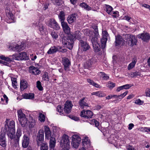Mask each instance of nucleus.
I'll use <instances>...</instances> for the list:
<instances>
[{
    "label": "nucleus",
    "mask_w": 150,
    "mask_h": 150,
    "mask_svg": "<svg viewBox=\"0 0 150 150\" xmlns=\"http://www.w3.org/2000/svg\"><path fill=\"white\" fill-rule=\"evenodd\" d=\"M134 127V125L132 123H130L129 125V127L128 129L129 130H131L132 129V128Z\"/></svg>",
    "instance_id": "338daca9"
},
{
    "label": "nucleus",
    "mask_w": 150,
    "mask_h": 150,
    "mask_svg": "<svg viewBox=\"0 0 150 150\" xmlns=\"http://www.w3.org/2000/svg\"><path fill=\"white\" fill-rule=\"evenodd\" d=\"M113 97H114L115 98H118V96L116 95H109L106 97V99H109L112 98Z\"/></svg>",
    "instance_id": "4d7b16f0"
},
{
    "label": "nucleus",
    "mask_w": 150,
    "mask_h": 150,
    "mask_svg": "<svg viewBox=\"0 0 150 150\" xmlns=\"http://www.w3.org/2000/svg\"><path fill=\"white\" fill-rule=\"evenodd\" d=\"M11 81L12 82V85L13 87L15 88L16 87L17 81L16 79L15 78H12L11 79Z\"/></svg>",
    "instance_id": "8fccbe9b"
},
{
    "label": "nucleus",
    "mask_w": 150,
    "mask_h": 150,
    "mask_svg": "<svg viewBox=\"0 0 150 150\" xmlns=\"http://www.w3.org/2000/svg\"><path fill=\"white\" fill-rule=\"evenodd\" d=\"M49 26L56 30H58L60 28L57 23L54 19H52L50 21Z\"/></svg>",
    "instance_id": "aec40b11"
},
{
    "label": "nucleus",
    "mask_w": 150,
    "mask_h": 150,
    "mask_svg": "<svg viewBox=\"0 0 150 150\" xmlns=\"http://www.w3.org/2000/svg\"><path fill=\"white\" fill-rule=\"evenodd\" d=\"M56 143V140L54 137H51L50 142V148L54 149Z\"/></svg>",
    "instance_id": "2f4dec72"
},
{
    "label": "nucleus",
    "mask_w": 150,
    "mask_h": 150,
    "mask_svg": "<svg viewBox=\"0 0 150 150\" xmlns=\"http://www.w3.org/2000/svg\"><path fill=\"white\" fill-rule=\"evenodd\" d=\"M70 1L71 3V4H72L74 5H75L76 4L77 0H70Z\"/></svg>",
    "instance_id": "774afa93"
},
{
    "label": "nucleus",
    "mask_w": 150,
    "mask_h": 150,
    "mask_svg": "<svg viewBox=\"0 0 150 150\" xmlns=\"http://www.w3.org/2000/svg\"><path fill=\"white\" fill-rule=\"evenodd\" d=\"M12 56L14 59L18 60H27L29 59L26 53L24 52L13 54Z\"/></svg>",
    "instance_id": "0eeeda50"
},
{
    "label": "nucleus",
    "mask_w": 150,
    "mask_h": 150,
    "mask_svg": "<svg viewBox=\"0 0 150 150\" xmlns=\"http://www.w3.org/2000/svg\"><path fill=\"white\" fill-rule=\"evenodd\" d=\"M35 121L34 120H32L31 122H29V127L32 128L35 125Z\"/></svg>",
    "instance_id": "5fc2aeb1"
},
{
    "label": "nucleus",
    "mask_w": 150,
    "mask_h": 150,
    "mask_svg": "<svg viewBox=\"0 0 150 150\" xmlns=\"http://www.w3.org/2000/svg\"><path fill=\"white\" fill-rule=\"evenodd\" d=\"M61 25L65 33L67 34H69L70 30L67 23L66 22H62L61 23Z\"/></svg>",
    "instance_id": "412c9836"
},
{
    "label": "nucleus",
    "mask_w": 150,
    "mask_h": 150,
    "mask_svg": "<svg viewBox=\"0 0 150 150\" xmlns=\"http://www.w3.org/2000/svg\"><path fill=\"white\" fill-rule=\"evenodd\" d=\"M51 35L54 39H56L58 37L57 33L55 31L52 32L51 33Z\"/></svg>",
    "instance_id": "3c124183"
},
{
    "label": "nucleus",
    "mask_w": 150,
    "mask_h": 150,
    "mask_svg": "<svg viewBox=\"0 0 150 150\" xmlns=\"http://www.w3.org/2000/svg\"><path fill=\"white\" fill-rule=\"evenodd\" d=\"M76 14H72L68 16L67 18V21L69 23H73L76 20Z\"/></svg>",
    "instance_id": "cd10ccee"
},
{
    "label": "nucleus",
    "mask_w": 150,
    "mask_h": 150,
    "mask_svg": "<svg viewBox=\"0 0 150 150\" xmlns=\"http://www.w3.org/2000/svg\"><path fill=\"white\" fill-rule=\"evenodd\" d=\"M105 8L106 10V11L109 14L113 9L109 5H105Z\"/></svg>",
    "instance_id": "de8ad7c7"
},
{
    "label": "nucleus",
    "mask_w": 150,
    "mask_h": 150,
    "mask_svg": "<svg viewBox=\"0 0 150 150\" xmlns=\"http://www.w3.org/2000/svg\"><path fill=\"white\" fill-rule=\"evenodd\" d=\"M5 136V133L4 132H1L0 134V145L3 147H5L6 146Z\"/></svg>",
    "instance_id": "6ab92c4d"
},
{
    "label": "nucleus",
    "mask_w": 150,
    "mask_h": 150,
    "mask_svg": "<svg viewBox=\"0 0 150 150\" xmlns=\"http://www.w3.org/2000/svg\"><path fill=\"white\" fill-rule=\"evenodd\" d=\"M81 33L79 31H75L74 33V35H73L71 34H70V35H71L72 36V39H73L74 40H73V42L76 39H77L79 40L80 38H81Z\"/></svg>",
    "instance_id": "7c9ffc66"
},
{
    "label": "nucleus",
    "mask_w": 150,
    "mask_h": 150,
    "mask_svg": "<svg viewBox=\"0 0 150 150\" xmlns=\"http://www.w3.org/2000/svg\"><path fill=\"white\" fill-rule=\"evenodd\" d=\"M30 138V133L24 135L22 141V146L23 147L26 148L28 146L29 143Z\"/></svg>",
    "instance_id": "9d476101"
},
{
    "label": "nucleus",
    "mask_w": 150,
    "mask_h": 150,
    "mask_svg": "<svg viewBox=\"0 0 150 150\" xmlns=\"http://www.w3.org/2000/svg\"><path fill=\"white\" fill-rule=\"evenodd\" d=\"M65 14L64 12L63 11H61L60 12L59 15V18L61 21V23L62 22H65L64 21L65 19Z\"/></svg>",
    "instance_id": "ea45409f"
},
{
    "label": "nucleus",
    "mask_w": 150,
    "mask_h": 150,
    "mask_svg": "<svg viewBox=\"0 0 150 150\" xmlns=\"http://www.w3.org/2000/svg\"><path fill=\"white\" fill-rule=\"evenodd\" d=\"M93 113L90 110H83L81 113L80 115L81 117L88 119L92 118Z\"/></svg>",
    "instance_id": "ddd939ff"
},
{
    "label": "nucleus",
    "mask_w": 150,
    "mask_h": 150,
    "mask_svg": "<svg viewBox=\"0 0 150 150\" xmlns=\"http://www.w3.org/2000/svg\"><path fill=\"white\" fill-rule=\"evenodd\" d=\"M87 81L90 85H92L94 82L93 80H91L89 79H87Z\"/></svg>",
    "instance_id": "e2e57ef3"
},
{
    "label": "nucleus",
    "mask_w": 150,
    "mask_h": 150,
    "mask_svg": "<svg viewBox=\"0 0 150 150\" xmlns=\"http://www.w3.org/2000/svg\"><path fill=\"white\" fill-rule=\"evenodd\" d=\"M28 83L27 82L24 80H22L20 82V88L22 91H23L28 87Z\"/></svg>",
    "instance_id": "473e14b6"
},
{
    "label": "nucleus",
    "mask_w": 150,
    "mask_h": 150,
    "mask_svg": "<svg viewBox=\"0 0 150 150\" xmlns=\"http://www.w3.org/2000/svg\"><path fill=\"white\" fill-rule=\"evenodd\" d=\"M37 87L40 91H42L43 89L41 82L39 81H38L37 82Z\"/></svg>",
    "instance_id": "09e8293b"
},
{
    "label": "nucleus",
    "mask_w": 150,
    "mask_h": 150,
    "mask_svg": "<svg viewBox=\"0 0 150 150\" xmlns=\"http://www.w3.org/2000/svg\"><path fill=\"white\" fill-rule=\"evenodd\" d=\"M19 121L20 122L22 127H25L28 125L27 120L26 118H24V119H20V120H19Z\"/></svg>",
    "instance_id": "e433bc0d"
},
{
    "label": "nucleus",
    "mask_w": 150,
    "mask_h": 150,
    "mask_svg": "<svg viewBox=\"0 0 150 150\" xmlns=\"http://www.w3.org/2000/svg\"><path fill=\"white\" fill-rule=\"evenodd\" d=\"M95 62V61L93 58L90 59L86 62L85 66L87 68H90L93 66Z\"/></svg>",
    "instance_id": "a878e982"
},
{
    "label": "nucleus",
    "mask_w": 150,
    "mask_h": 150,
    "mask_svg": "<svg viewBox=\"0 0 150 150\" xmlns=\"http://www.w3.org/2000/svg\"><path fill=\"white\" fill-rule=\"evenodd\" d=\"M60 49V46L54 45L50 47L47 51V53L49 54H54L57 52H59V50Z\"/></svg>",
    "instance_id": "a211bd4d"
},
{
    "label": "nucleus",
    "mask_w": 150,
    "mask_h": 150,
    "mask_svg": "<svg viewBox=\"0 0 150 150\" xmlns=\"http://www.w3.org/2000/svg\"><path fill=\"white\" fill-rule=\"evenodd\" d=\"M42 79L43 80L48 81L49 80L48 74L47 73H45L43 75Z\"/></svg>",
    "instance_id": "603ef678"
},
{
    "label": "nucleus",
    "mask_w": 150,
    "mask_h": 150,
    "mask_svg": "<svg viewBox=\"0 0 150 150\" xmlns=\"http://www.w3.org/2000/svg\"><path fill=\"white\" fill-rule=\"evenodd\" d=\"M103 38L101 39V48L104 49L106 47V42L108 34L107 31L104 30L102 32Z\"/></svg>",
    "instance_id": "9b49d317"
},
{
    "label": "nucleus",
    "mask_w": 150,
    "mask_h": 150,
    "mask_svg": "<svg viewBox=\"0 0 150 150\" xmlns=\"http://www.w3.org/2000/svg\"><path fill=\"white\" fill-rule=\"evenodd\" d=\"M72 106L73 105L71 101L69 100L67 101L65 104L64 111L67 113H69L71 112V110Z\"/></svg>",
    "instance_id": "dca6fc26"
},
{
    "label": "nucleus",
    "mask_w": 150,
    "mask_h": 150,
    "mask_svg": "<svg viewBox=\"0 0 150 150\" xmlns=\"http://www.w3.org/2000/svg\"><path fill=\"white\" fill-rule=\"evenodd\" d=\"M145 93L146 96L150 97V89L146 88V89Z\"/></svg>",
    "instance_id": "bf43d9fd"
},
{
    "label": "nucleus",
    "mask_w": 150,
    "mask_h": 150,
    "mask_svg": "<svg viewBox=\"0 0 150 150\" xmlns=\"http://www.w3.org/2000/svg\"><path fill=\"white\" fill-rule=\"evenodd\" d=\"M92 45L94 51L95 52H98L100 51V47L98 43Z\"/></svg>",
    "instance_id": "4c0bfd02"
},
{
    "label": "nucleus",
    "mask_w": 150,
    "mask_h": 150,
    "mask_svg": "<svg viewBox=\"0 0 150 150\" xmlns=\"http://www.w3.org/2000/svg\"><path fill=\"white\" fill-rule=\"evenodd\" d=\"M98 75L99 76L100 79H102L103 80H107L109 78V76L103 72L98 73Z\"/></svg>",
    "instance_id": "c756f323"
},
{
    "label": "nucleus",
    "mask_w": 150,
    "mask_h": 150,
    "mask_svg": "<svg viewBox=\"0 0 150 150\" xmlns=\"http://www.w3.org/2000/svg\"><path fill=\"white\" fill-rule=\"evenodd\" d=\"M92 121L93 123H94L96 127H98L99 126V123L98 121L95 119L93 120Z\"/></svg>",
    "instance_id": "052dcab7"
},
{
    "label": "nucleus",
    "mask_w": 150,
    "mask_h": 150,
    "mask_svg": "<svg viewBox=\"0 0 150 150\" xmlns=\"http://www.w3.org/2000/svg\"><path fill=\"white\" fill-rule=\"evenodd\" d=\"M93 94L99 97H103L105 96V94L101 91H98L93 93Z\"/></svg>",
    "instance_id": "a18cd8bd"
},
{
    "label": "nucleus",
    "mask_w": 150,
    "mask_h": 150,
    "mask_svg": "<svg viewBox=\"0 0 150 150\" xmlns=\"http://www.w3.org/2000/svg\"><path fill=\"white\" fill-rule=\"evenodd\" d=\"M22 133L21 129L20 128H18L17 130L16 135L15 136L14 133L13 134V136L12 138H10L11 139V144L13 146L18 147L19 146V139L22 135Z\"/></svg>",
    "instance_id": "7ed1b4c3"
},
{
    "label": "nucleus",
    "mask_w": 150,
    "mask_h": 150,
    "mask_svg": "<svg viewBox=\"0 0 150 150\" xmlns=\"http://www.w3.org/2000/svg\"><path fill=\"white\" fill-rule=\"evenodd\" d=\"M18 115V120L20 119H24V118H26L25 115L23 113L21 110H19L17 111Z\"/></svg>",
    "instance_id": "f704fd0d"
},
{
    "label": "nucleus",
    "mask_w": 150,
    "mask_h": 150,
    "mask_svg": "<svg viewBox=\"0 0 150 150\" xmlns=\"http://www.w3.org/2000/svg\"><path fill=\"white\" fill-rule=\"evenodd\" d=\"M29 71L30 73L35 75H38L40 73V71L38 68L33 66L29 67Z\"/></svg>",
    "instance_id": "f3484780"
},
{
    "label": "nucleus",
    "mask_w": 150,
    "mask_h": 150,
    "mask_svg": "<svg viewBox=\"0 0 150 150\" xmlns=\"http://www.w3.org/2000/svg\"><path fill=\"white\" fill-rule=\"evenodd\" d=\"M71 144L73 147L77 148L81 142V138L77 135H74L72 137Z\"/></svg>",
    "instance_id": "6e6552de"
},
{
    "label": "nucleus",
    "mask_w": 150,
    "mask_h": 150,
    "mask_svg": "<svg viewBox=\"0 0 150 150\" xmlns=\"http://www.w3.org/2000/svg\"><path fill=\"white\" fill-rule=\"evenodd\" d=\"M139 73L138 72H134L133 73V74H132V75L133 77L136 76H137L139 75Z\"/></svg>",
    "instance_id": "0e129e2a"
},
{
    "label": "nucleus",
    "mask_w": 150,
    "mask_h": 150,
    "mask_svg": "<svg viewBox=\"0 0 150 150\" xmlns=\"http://www.w3.org/2000/svg\"><path fill=\"white\" fill-rule=\"evenodd\" d=\"M73 36L71 35H69L67 38L64 37L62 40L63 45L64 47H67L69 49L71 50L73 47Z\"/></svg>",
    "instance_id": "20e7f679"
},
{
    "label": "nucleus",
    "mask_w": 150,
    "mask_h": 150,
    "mask_svg": "<svg viewBox=\"0 0 150 150\" xmlns=\"http://www.w3.org/2000/svg\"><path fill=\"white\" fill-rule=\"evenodd\" d=\"M67 51V50L65 48L62 49L61 47H60V49L59 50V52H65Z\"/></svg>",
    "instance_id": "69168bd1"
},
{
    "label": "nucleus",
    "mask_w": 150,
    "mask_h": 150,
    "mask_svg": "<svg viewBox=\"0 0 150 150\" xmlns=\"http://www.w3.org/2000/svg\"><path fill=\"white\" fill-rule=\"evenodd\" d=\"M57 111H58V113L57 114L60 115H61L63 114V108L61 105H58L57 108Z\"/></svg>",
    "instance_id": "37998d69"
},
{
    "label": "nucleus",
    "mask_w": 150,
    "mask_h": 150,
    "mask_svg": "<svg viewBox=\"0 0 150 150\" xmlns=\"http://www.w3.org/2000/svg\"><path fill=\"white\" fill-rule=\"evenodd\" d=\"M123 38L124 41L127 43V45L132 47L136 44L137 40L134 35L129 34L124 35Z\"/></svg>",
    "instance_id": "39448f33"
},
{
    "label": "nucleus",
    "mask_w": 150,
    "mask_h": 150,
    "mask_svg": "<svg viewBox=\"0 0 150 150\" xmlns=\"http://www.w3.org/2000/svg\"><path fill=\"white\" fill-rule=\"evenodd\" d=\"M61 146L64 150H69L70 148V142L69 137L68 136L64 134L61 140Z\"/></svg>",
    "instance_id": "423d86ee"
},
{
    "label": "nucleus",
    "mask_w": 150,
    "mask_h": 150,
    "mask_svg": "<svg viewBox=\"0 0 150 150\" xmlns=\"http://www.w3.org/2000/svg\"><path fill=\"white\" fill-rule=\"evenodd\" d=\"M44 138V131L43 129H40L39 131L37 137V144L38 146L43 142Z\"/></svg>",
    "instance_id": "f8f14e48"
},
{
    "label": "nucleus",
    "mask_w": 150,
    "mask_h": 150,
    "mask_svg": "<svg viewBox=\"0 0 150 150\" xmlns=\"http://www.w3.org/2000/svg\"><path fill=\"white\" fill-rule=\"evenodd\" d=\"M128 92V91H126L124 93H123L122 94L120 95V96H118V97H121L122 98H123L125 96L127 93Z\"/></svg>",
    "instance_id": "680f3d73"
},
{
    "label": "nucleus",
    "mask_w": 150,
    "mask_h": 150,
    "mask_svg": "<svg viewBox=\"0 0 150 150\" xmlns=\"http://www.w3.org/2000/svg\"><path fill=\"white\" fill-rule=\"evenodd\" d=\"M39 120L41 122H44L45 120V116L41 113H39Z\"/></svg>",
    "instance_id": "49530a36"
},
{
    "label": "nucleus",
    "mask_w": 150,
    "mask_h": 150,
    "mask_svg": "<svg viewBox=\"0 0 150 150\" xmlns=\"http://www.w3.org/2000/svg\"><path fill=\"white\" fill-rule=\"evenodd\" d=\"M80 43L81 49L84 51H87L90 48V46L86 42L82 40H80Z\"/></svg>",
    "instance_id": "5701e85b"
},
{
    "label": "nucleus",
    "mask_w": 150,
    "mask_h": 150,
    "mask_svg": "<svg viewBox=\"0 0 150 150\" xmlns=\"http://www.w3.org/2000/svg\"><path fill=\"white\" fill-rule=\"evenodd\" d=\"M41 145L40 150H48V146L47 143H43Z\"/></svg>",
    "instance_id": "c03bdc74"
},
{
    "label": "nucleus",
    "mask_w": 150,
    "mask_h": 150,
    "mask_svg": "<svg viewBox=\"0 0 150 150\" xmlns=\"http://www.w3.org/2000/svg\"><path fill=\"white\" fill-rule=\"evenodd\" d=\"M131 86L129 84H126L122 86L123 89H129Z\"/></svg>",
    "instance_id": "13d9d810"
},
{
    "label": "nucleus",
    "mask_w": 150,
    "mask_h": 150,
    "mask_svg": "<svg viewBox=\"0 0 150 150\" xmlns=\"http://www.w3.org/2000/svg\"><path fill=\"white\" fill-rule=\"evenodd\" d=\"M79 6L87 11H89L92 10V8L85 3L83 2L80 4Z\"/></svg>",
    "instance_id": "72a5a7b5"
},
{
    "label": "nucleus",
    "mask_w": 150,
    "mask_h": 150,
    "mask_svg": "<svg viewBox=\"0 0 150 150\" xmlns=\"http://www.w3.org/2000/svg\"><path fill=\"white\" fill-rule=\"evenodd\" d=\"M125 41H124V39H123L122 37L120 35H117L115 36V42L116 45H123L125 44Z\"/></svg>",
    "instance_id": "4be33fe9"
},
{
    "label": "nucleus",
    "mask_w": 150,
    "mask_h": 150,
    "mask_svg": "<svg viewBox=\"0 0 150 150\" xmlns=\"http://www.w3.org/2000/svg\"><path fill=\"white\" fill-rule=\"evenodd\" d=\"M79 103L81 108V109H83L86 107L88 106V104L87 103L86 101L84 98L80 100Z\"/></svg>",
    "instance_id": "393cba45"
},
{
    "label": "nucleus",
    "mask_w": 150,
    "mask_h": 150,
    "mask_svg": "<svg viewBox=\"0 0 150 150\" xmlns=\"http://www.w3.org/2000/svg\"><path fill=\"white\" fill-rule=\"evenodd\" d=\"M138 37L139 38L142 39V40L144 41H147L150 38L149 34L146 33H144L141 35H138Z\"/></svg>",
    "instance_id": "b1692460"
},
{
    "label": "nucleus",
    "mask_w": 150,
    "mask_h": 150,
    "mask_svg": "<svg viewBox=\"0 0 150 150\" xmlns=\"http://www.w3.org/2000/svg\"><path fill=\"white\" fill-rule=\"evenodd\" d=\"M5 122V130L8 137L12 138L15 132V122L13 120L10 121L8 119H6Z\"/></svg>",
    "instance_id": "f03ea898"
},
{
    "label": "nucleus",
    "mask_w": 150,
    "mask_h": 150,
    "mask_svg": "<svg viewBox=\"0 0 150 150\" xmlns=\"http://www.w3.org/2000/svg\"><path fill=\"white\" fill-rule=\"evenodd\" d=\"M135 103L138 105H142L144 103V101L141 100L139 99H138L136 100L135 102Z\"/></svg>",
    "instance_id": "864d4df0"
},
{
    "label": "nucleus",
    "mask_w": 150,
    "mask_h": 150,
    "mask_svg": "<svg viewBox=\"0 0 150 150\" xmlns=\"http://www.w3.org/2000/svg\"><path fill=\"white\" fill-rule=\"evenodd\" d=\"M1 59L4 60L8 62H10L12 61V60L8 57H5L4 55H1L0 56Z\"/></svg>",
    "instance_id": "a19ab883"
},
{
    "label": "nucleus",
    "mask_w": 150,
    "mask_h": 150,
    "mask_svg": "<svg viewBox=\"0 0 150 150\" xmlns=\"http://www.w3.org/2000/svg\"><path fill=\"white\" fill-rule=\"evenodd\" d=\"M23 96L24 98L25 99H32L34 98V95L33 93H26L23 95Z\"/></svg>",
    "instance_id": "c9c22d12"
},
{
    "label": "nucleus",
    "mask_w": 150,
    "mask_h": 150,
    "mask_svg": "<svg viewBox=\"0 0 150 150\" xmlns=\"http://www.w3.org/2000/svg\"><path fill=\"white\" fill-rule=\"evenodd\" d=\"M25 44L23 43L21 44L20 45H16L14 46H12L9 45L8 47V49L10 50L16 52H20L23 50L25 48Z\"/></svg>",
    "instance_id": "1a4fd4ad"
},
{
    "label": "nucleus",
    "mask_w": 150,
    "mask_h": 150,
    "mask_svg": "<svg viewBox=\"0 0 150 150\" xmlns=\"http://www.w3.org/2000/svg\"><path fill=\"white\" fill-rule=\"evenodd\" d=\"M52 3L58 6L60 5V3L59 0H52Z\"/></svg>",
    "instance_id": "6e6d98bb"
},
{
    "label": "nucleus",
    "mask_w": 150,
    "mask_h": 150,
    "mask_svg": "<svg viewBox=\"0 0 150 150\" xmlns=\"http://www.w3.org/2000/svg\"><path fill=\"white\" fill-rule=\"evenodd\" d=\"M45 132L46 139H49L51 137H52L50 129L48 126H46L45 127Z\"/></svg>",
    "instance_id": "bb28decb"
},
{
    "label": "nucleus",
    "mask_w": 150,
    "mask_h": 150,
    "mask_svg": "<svg viewBox=\"0 0 150 150\" xmlns=\"http://www.w3.org/2000/svg\"><path fill=\"white\" fill-rule=\"evenodd\" d=\"M38 29L40 32V33L43 34L45 31V28L43 24L39 23H38Z\"/></svg>",
    "instance_id": "58836bf2"
},
{
    "label": "nucleus",
    "mask_w": 150,
    "mask_h": 150,
    "mask_svg": "<svg viewBox=\"0 0 150 150\" xmlns=\"http://www.w3.org/2000/svg\"><path fill=\"white\" fill-rule=\"evenodd\" d=\"M137 62V59L136 57L133 58L132 62L130 63L128 66V70H130L133 68L135 66Z\"/></svg>",
    "instance_id": "c85d7f7f"
},
{
    "label": "nucleus",
    "mask_w": 150,
    "mask_h": 150,
    "mask_svg": "<svg viewBox=\"0 0 150 150\" xmlns=\"http://www.w3.org/2000/svg\"><path fill=\"white\" fill-rule=\"evenodd\" d=\"M92 28L94 30L93 31L88 29L86 30V34L89 36L92 45L98 43V38L99 37L98 27L97 26H93Z\"/></svg>",
    "instance_id": "f257e3e1"
},
{
    "label": "nucleus",
    "mask_w": 150,
    "mask_h": 150,
    "mask_svg": "<svg viewBox=\"0 0 150 150\" xmlns=\"http://www.w3.org/2000/svg\"><path fill=\"white\" fill-rule=\"evenodd\" d=\"M82 147H83L86 149L89 148L91 145V142L90 140L88 139V137H85L83 138L82 142Z\"/></svg>",
    "instance_id": "2eb2a0df"
},
{
    "label": "nucleus",
    "mask_w": 150,
    "mask_h": 150,
    "mask_svg": "<svg viewBox=\"0 0 150 150\" xmlns=\"http://www.w3.org/2000/svg\"><path fill=\"white\" fill-rule=\"evenodd\" d=\"M62 63L65 70L66 71H69L71 65V62L69 59L66 57H64L62 58Z\"/></svg>",
    "instance_id": "4468645a"
},
{
    "label": "nucleus",
    "mask_w": 150,
    "mask_h": 150,
    "mask_svg": "<svg viewBox=\"0 0 150 150\" xmlns=\"http://www.w3.org/2000/svg\"><path fill=\"white\" fill-rule=\"evenodd\" d=\"M106 85L109 88L112 89L115 87V83L111 81H109L107 83Z\"/></svg>",
    "instance_id": "79ce46f5"
}]
</instances>
